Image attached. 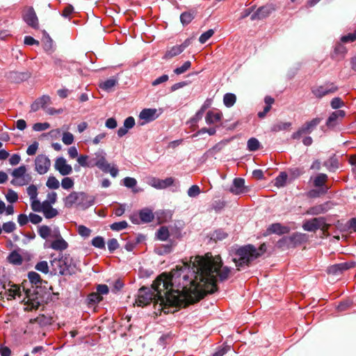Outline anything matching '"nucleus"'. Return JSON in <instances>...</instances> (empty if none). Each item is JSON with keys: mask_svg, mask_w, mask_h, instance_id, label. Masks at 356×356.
<instances>
[{"mask_svg": "<svg viewBox=\"0 0 356 356\" xmlns=\"http://www.w3.org/2000/svg\"><path fill=\"white\" fill-rule=\"evenodd\" d=\"M230 271L228 267H222L220 256L208 253L204 257H191L170 275H161L151 289L159 300V309L166 314L171 312L170 307H186L215 292L217 278L227 279Z\"/></svg>", "mask_w": 356, "mask_h": 356, "instance_id": "obj_1", "label": "nucleus"}, {"mask_svg": "<svg viewBox=\"0 0 356 356\" xmlns=\"http://www.w3.org/2000/svg\"><path fill=\"white\" fill-rule=\"evenodd\" d=\"M266 250L264 243L259 248L252 245H246L238 248L233 255V261L240 270L241 267L248 266L253 261L263 255Z\"/></svg>", "mask_w": 356, "mask_h": 356, "instance_id": "obj_2", "label": "nucleus"}, {"mask_svg": "<svg viewBox=\"0 0 356 356\" xmlns=\"http://www.w3.org/2000/svg\"><path fill=\"white\" fill-rule=\"evenodd\" d=\"M90 161H92V167L96 166L104 172L110 173L113 177L118 175V169L115 165H112L107 161L105 153L103 151L95 152Z\"/></svg>", "mask_w": 356, "mask_h": 356, "instance_id": "obj_3", "label": "nucleus"}, {"mask_svg": "<svg viewBox=\"0 0 356 356\" xmlns=\"http://www.w3.org/2000/svg\"><path fill=\"white\" fill-rule=\"evenodd\" d=\"M57 200V193L50 192L47 195V200L41 202L40 201V210L36 212H42L46 218H52L58 214L57 209L52 207V204Z\"/></svg>", "mask_w": 356, "mask_h": 356, "instance_id": "obj_4", "label": "nucleus"}, {"mask_svg": "<svg viewBox=\"0 0 356 356\" xmlns=\"http://www.w3.org/2000/svg\"><path fill=\"white\" fill-rule=\"evenodd\" d=\"M330 225L325 222L323 218H314L313 219L306 220L302 224V228L307 232H316L320 229L324 235H328L327 230Z\"/></svg>", "mask_w": 356, "mask_h": 356, "instance_id": "obj_5", "label": "nucleus"}, {"mask_svg": "<svg viewBox=\"0 0 356 356\" xmlns=\"http://www.w3.org/2000/svg\"><path fill=\"white\" fill-rule=\"evenodd\" d=\"M154 301V304L159 305V300L151 289L141 288L136 300V305L139 307H143Z\"/></svg>", "mask_w": 356, "mask_h": 356, "instance_id": "obj_6", "label": "nucleus"}, {"mask_svg": "<svg viewBox=\"0 0 356 356\" xmlns=\"http://www.w3.org/2000/svg\"><path fill=\"white\" fill-rule=\"evenodd\" d=\"M24 297L22 302L25 305V310H32L37 309L40 303V298L35 289H25L23 286Z\"/></svg>", "mask_w": 356, "mask_h": 356, "instance_id": "obj_7", "label": "nucleus"}, {"mask_svg": "<svg viewBox=\"0 0 356 356\" xmlns=\"http://www.w3.org/2000/svg\"><path fill=\"white\" fill-rule=\"evenodd\" d=\"M11 175L14 178L11 183L15 186H24L31 181V176L27 172V168L24 165L15 168Z\"/></svg>", "mask_w": 356, "mask_h": 356, "instance_id": "obj_8", "label": "nucleus"}, {"mask_svg": "<svg viewBox=\"0 0 356 356\" xmlns=\"http://www.w3.org/2000/svg\"><path fill=\"white\" fill-rule=\"evenodd\" d=\"M89 197L84 193L72 192L64 199L65 207L70 208L74 204H78L82 206H87L85 202H88ZM91 204V201H88Z\"/></svg>", "mask_w": 356, "mask_h": 356, "instance_id": "obj_9", "label": "nucleus"}, {"mask_svg": "<svg viewBox=\"0 0 356 356\" xmlns=\"http://www.w3.org/2000/svg\"><path fill=\"white\" fill-rule=\"evenodd\" d=\"M51 166V161L47 156L44 154H39L36 156L35 159V170L40 174V175H44L46 174Z\"/></svg>", "mask_w": 356, "mask_h": 356, "instance_id": "obj_10", "label": "nucleus"}, {"mask_svg": "<svg viewBox=\"0 0 356 356\" xmlns=\"http://www.w3.org/2000/svg\"><path fill=\"white\" fill-rule=\"evenodd\" d=\"M54 168L63 176L70 175L73 170L72 165L69 164L67 159L63 156L56 159Z\"/></svg>", "mask_w": 356, "mask_h": 356, "instance_id": "obj_11", "label": "nucleus"}, {"mask_svg": "<svg viewBox=\"0 0 356 356\" xmlns=\"http://www.w3.org/2000/svg\"><path fill=\"white\" fill-rule=\"evenodd\" d=\"M130 218L134 224H139L140 222H149L153 220L154 214L151 209L145 208L140 211L138 216L133 215Z\"/></svg>", "mask_w": 356, "mask_h": 356, "instance_id": "obj_12", "label": "nucleus"}, {"mask_svg": "<svg viewBox=\"0 0 356 356\" xmlns=\"http://www.w3.org/2000/svg\"><path fill=\"white\" fill-rule=\"evenodd\" d=\"M52 238H54L50 245L52 249L63 251L67 248L68 243L61 236L58 228L54 229Z\"/></svg>", "mask_w": 356, "mask_h": 356, "instance_id": "obj_13", "label": "nucleus"}, {"mask_svg": "<svg viewBox=\"0 0 356 356\" xmlns=\"http://www.w3.org/2000/svg\"><path fill=\"white\" fill-rule=\"evenodd\" d=\"M2 287L5 290L3 296L8 300L15 299L17 296L20 297L22 296L21 289L16 284L8 282V284H3Z\"/></svg>", "mask_w": 356, "mask_h": 356, "instance_id": "obj_14", "label": "nucleus"}, {"mask_svg": "<svg viewBox=\"0 0 356 356\" xmlns=\"http://www.w3.org/2000/svg\"><path fill=\"white\" fill-rule=\"evenodd\" d=\"M160 113L156 108H144L139 114V119L143 120L142 124L150 122L159 118Z\"/></svg>", "mask_w": 356, "mask_h": 356, "instance_id": "obj_15", "label": "nucleus"}, {"mask_svg": "<svg viewBox=\"0 0 356 356\" xmlns=\"http://www.w3.org/2000/svg\"><path fill=\"white\" fill-rule=\"evenodd\" d=\"M175 179L168 177L165 179H160L156 177H150L148 180V184L156 189H164L172 186L174 184Z\"/></svg>", "mask_w": 356, "mask_h": 356, "instance_id": "obj_16", "label": "nucleus"}, {"mask_svg": "<svg viewBox=\"0 0 356 356\" xmlns=\"http://www.w3.org/2000/svg\"><path fill=\"white\" fill-rule=\"evenodd\" d=\"M26 192L30 197L31 207L33 211H39L40 200L38 199V188L35 185H31L26 188Z\"/></svg>", "mask_w": 356, "mask_h": 356, "instance_id": "obj_17", "label": "nucleus"}, {"mask_svg": "<svg viewBox=\"0 0 356 356\" xmlns=\"http://www.w3.org/2000/svg\"><path fill=\"white\" fill-rule=\"evenodd\" d=\"M229 191L234 195H241L248 191V188L245 186V180L242 178H236L229 188Z\"/></svg>", "mask_w": 356, "mask_h": 356, "instance_id": "obj_18", "label": "nucleus"}, {"mask_svg": "<svg viewBox=\"0 0 356 356\" xmlns=\"http://www.w3.org/2000/svg\"><path fill=\"white\" fill-rule=\"evenodd\" d=\"M189 41L186 40L180 45H176L170 47L166 51L163 58L165 59H171L173 57L179 55L189 45Z\"/></svg>", "mask_w": 356, "mask_h": 356, "instance_id": "obj_19", "label": "nucleus"}, {"mask_svg": "<svg viewBox=\"0 0 356 356\" xmlns=\"http://www.w3.org/2000/svg\"><path fill=\"white\" fill-rule=\"evenodd\" d=\"M24 21L31 27L36 29L38 26V19L32 8H27L24 14Z\"/></svg>", "mask_w": 356, "mask_h": 356, "instance_id": "obj_20", "label": "nucleus"}, {"mask_svg": "<svg viewBox=\"0 0 356 356\" xmlns=\"http://www.w3.org/2000/svg\"><path fill=\"white\" fill-rule=\"evenodd\" d=\"M337 90V88L331 86H320L312 89L313 94L317 97H322L329 93L334 92Z\"/></svg>", "mask_w": 356, "mask_h": 356, "instance_id": "obj_21", "label": "nucleus"}, {"mask_svg": "<svg viewBox=\"0 0 356 356\" xmlns=\"http://www.w3.org/2000/svg\"><path fill=\"white\" fill-rule=\"evenodd\" d=\"M354 266L353 262H344L341 264H335L329 267L327 271L330 274H338L345 270L350 269Z\"/></svg>", "mask_w": 356, "mask_h": 356, "instance_id": "obj_22", "label": "nucleus"}, {"mask_svg": "<svg viewBox=\"0 0 356 356\" xmlns=\"http://www.w3.org/2000/svg\"><path fill=\"white\" fill-rule=\"evenodd\" d=\"M320 122L321 119L314 118L312 120L305 123L298 132L293 134V138H298L301 134V133L311 132L314 129V128L316 127L320 123Z\"/></svg>", "mask_w": 356, "mask_h": 356, "instance_id": "obj_23", "label": "nucleus"}, {"mask_svg": "<svg viewBox=\"0 0 356 356\" xmlns=\"http://www.w3.org/2000/svg\"><path fill=\"white\" fill-rule=\"evenodd\" d=\"M327 178L325 174H319L314 179V186L320 188V192L321 193H325L328 189V187L325 185Z\"/></svg>", "mask_w": 356, "mask_h": 356, "instance_id": "obj_24", "label": "nucleus"}, {"mask_svg": "<svg viewBox=\"0 0 356 356\" xmlns=\"http://www.w3.org/2000/svg\"><path fill=\"white\" fill-rule=\"evenodd\" d=\"M222 114L219 111H209L207 113L205 121L208 124H215L220 121Z\"/></svg>", "mask_w": 356, "mask_h": 356, "instance_id": "obj_25", "label": "nucleus"}, {"mask_svg": "<svg viewBox=\"0 0 356 356\" xmlns=\"http://www.w3.org/2000/svg\"><path fill=\"white\" fill-rule=\"evenodd\" d=\"M117 80L115 79H108L99 83V88L102 90L109 92L116 85Z\"/></svg>", "mask_w": 356, "mask_h": 356, "instance_id": "obj_26", "label": "nucleus"}, {"mask_svg": "<svg viewBox=\"0 0 356 356\" xmlns=\"http://www.w3.org/2000/svg\"><path fill=\"white\" fill-rule=\"evenodd\" d=\"M268 231L272 233L282 234L287 233L289 232V229L287 227L282 226L279 223H275V224L271 225L269 227Z\"/></svg>", "mask_w": 356, "mask_h": 356, "instance_id": "obj_27", "label": "nucleus"}, {"mask_svg": "<svg viewBox=\"0 0 356 356\" xmlns=\"http://www.w3.org/2000/svg\"><path fill=\"white\" fill-rule=\"evenodd\" d=\"M54 229L47 225L41 226L38 229L39 235L44 239L53 237Z\"/></svg>", "mask_w": 356, "mask_h": 356, "instance_id": "obj_28", "label": "nucleus"}, {"mask_svg": "<svg viewBox=\"0 0 356 356\" xmlns=\"http://www.w3.org/2000/svg\"><path fill=\"white\" fill-rule=\"evenodd\" d=\"M344 116L345 112L343 111H336L330 115L327 121V124L328 126H332L333 124V122L336 121L338 118H343Z\"/></svg>", "mask_w": 356, "mask_h": 356, "instance_id": "obj_29", "label": "nucleus"}, {"mask_svg": "<svg viewBox=\"0 0 356 356\" xmlns=\"http://www.w3.org/2000/svg\"><path fill=\"white\" fill-rule=\"evenodd\" d=\"M8 260L14 265H19L22 263V256L16 251H13L10 254Z\"/></svg>", "mask_w": 356, "mask_h": 356, "instance_id": "obj_30", "label": "nucleus"}, {"mask_svg": "<svg viewBox=\"0 0 356 356\" xmlns=\"http://www.w3.org/2000/svg\"><path fill=\"white\" fill-rule=\"evenodd\" d=\"M236 100V97L232 93H226L223 97V103L227 107L234 106Z\"/></svg>", "mask_w": 356, "mask_h": 356, "instance_id": "obj_31", "label": "nucleus"}, {"mask_svg": "<svg viewBox=\"0 0 356 356\" xmlns=\"http://www.w3.org/2000/svg\"><path fill=\"white\" fill-rule=\"evenodd\" d=\"M89 156L85 154L79 155L77 157V163L84 168H92V161H88Z\"/></svg>", "mask_w": 356, "mask_h": 356, "instance_id": "obj_32", "label": "nucleus"}, {"mask_svg": "<svg viewBox=\"0 0 356 356\" xmlns=\"http://www.w3.org/2000/svg\"><path fill=\"white\" fill-rule=\"evenodd\" d=\"M287 180V175L286 172H281L275 179L274 184L280 188L285 186Z\"/></svg>", "mask_w": 356, "mask_h": 356, "instance_id": "obj_33", "label": "nucleus"}, {"mask_svg": "<svg viewBox=\"0 0 356 356\" xmlns=\"http://www.w3.org/2000/svg\"><path fill=\"white\" fill-rule=\"evenodd\" d=\"M46 186L49 189H58L60 186V182L54 176H50L47 179Z\"/></svg>", "mask_w": 356, "mask_h": 356, "instance_id": "obj_34", "label": "nucleus"}, {"mask_svg": "<svg viewBox=\"0 0 356 356\" xmlns=\"http://www.w3.org/2000/svg\"><path fill=\"white\" fill-rule=\"evenodd\" d=\"M74 135L69 131H63L62 134V142L66 145H70L74 143Z\"/></svg>", "mask_w": 356, "mask_h": 356, "instance_id": "obj_35", "label": "nucleus"}, {"mask_svg": "<svg viewBox=\"0 0 356 356\" xmlns=\"http://www.w3.org/2000/svg\"><path fill=\"white\" fill-rule=\"evenodd\" d=\"M194 12H185L182 13L180 16L181 22L183 24H187L190 23L192 19L194 18Z\"/></svg>", "mask_w": 356, "mask_h": 356, "instance_id": "obj_36", "label": "nucleus"}, {"mask_svg": "<svg viewBox=\"0 0 356 356\" xmlns=\"http://www.w3.org/2000/svg\"><path fill=\"white\" fill-rule=\"evenodd\" d=\"M157 238L161 241H165L169 236V231L167 227H161L156 233Z\"/></svg>", "mask_w": 356, "mask_h": 356, "instance_id": "obj_37", "label": "nucleus"}, {"mask_svg": "<svg viewBox=\"0 0 356 356\" xmlns=\"http://www.w3.org/2000/svg\"><path fill=\"white\" fill-rule=\"evenodd\" d=\"M74 180L69 177H64L61 181V186L65 190L72 188L74 186Z\"/></svg>", "mask_w": 356, "mask_h": 356, "instance_id": "obj_38", "label": "nucleus"}, {"mask_svg": "<svg viewBox=\"0 0 356 356\" xmlns=\"http://www.w3.org/2000/svg\"><path fill=\"white\" fill-rule=\"evenodd\" d=\"M191 66V61H186L181 67H177L174 70V72L177 74H181L184 72H186L187 70L190 69Z\"/></svg>", "mask_w": 356, "mask_h": 356, "instance_id": "obj_39", "label": "nucleus"}, {"mask_svg": "<svg viewBox=\"0 0 356 356\" xmlns=\"http://www.w3.org/2000/svg\"><path fill=\"white\" fill-rule=\"evenodd\" d=\"M260 143L255 138H252L248 141V148L250 151H255L259 148Z\"/></svg>", "mask_w": 356, "mask_h": 356, "instance_id": "obj_40", "label": "nucleus"}, {"mask_svg": "<svg viewBox=\"0 0 356 356\" xmlns=\"http://www.w3.org/2000/svg\"><path fill=\"white\" fill-rule=\"evenodd\" d=\"M6 198L8 202L14 203L18 200V195L13 190L9 189L6 195Z\"/></svg>", "mask_w": 356, "mask_h": 356, "instance_id": "obj_41", "label": "nucleus"}, {"mask_svg": "<svg viewBox=\"0 0 356 356\" xmlns=\"http://www.w3.org/2000/svg\"><path fill=\"white\" fill-rule=\"evenodd\" d=\"M201 193L200 188L197 185H193L190 187L187 191V194L191 197H195Z\"/></svg>", "mask_w": 356, "mask_h": 356, "instance_id": "obj_42", "label": "nucleus"}, {"mask_svg": "<svg viewBox=\"0 0 356 356\" xmlns=\"http://www.w3.org/2000/svg\"><path fill=\"white\" fill-rule=\"evenodd\" d=\"M29 281L34 284H38L41 282V278L39 274L35 272H30L28 274Z\"/></svg>", "mask_w": 356, "mask_h": 356, "instance_id": "obj_43", "label": "nucleus"}, {"mask_svg": "<svg viewBox=\"0 0 356 356\" xmlns=\"http://www.w3.org/2000/svg\"><path fill=\"white\" fill-rule=\"evenodd\" d=\"M346 52V48L341 44H337L334 49V54L339 56L341 58L345 56Z\"/></svg>", "mask_w": 356, "mask_h": 356, "instance_id": "obj_44", "label": "nucleus"}, {"mask_svg": "<svg viewBox=\"0 0 356 356\" xmlns=\"http://www.w3.org/2000/svg\"><path fill=\"white\" fill-rule=\"evenodd\" d=\"M16 229V225L13 222H7L3 224L2 230L6 233H11Z\"/></svg>", "mask_w": 356, "mask_h": 356, "instance_id": "obj_45", "label": "nucleus"}, {"mask_svg": "<svg viewBox=\"0 0 356 356\" xmlns=\"http://www.w3.org/2000/svg\"><path fill=\"white\" fill-rule=\"evenodd\" d=\"M50 127V124L48 122H38L33 124V129L35 131H44Z\"/></svg>", "mask_w": 356, "mask_h": 356, "instance_id": "obj_46", "label": "nucleus"}, {"mask_svg": "<svg viewBox=\"0 0 356 356\" xmlns=\"http://www.w3.org/2000/svg\"><path fill=\"white\" fill-rule=\"evenodd\" d=\"M128 224L126 221H121L118 222H114L111 225V229L115 231H120L125 229Z\"/></svg>", "mask_w": 356, "mask_h": 356, "instance_id": "obj_47", "label": "nucleus"}, {"mask_svg": "<svg viewBox=\"0 0 356 356\" xmlns=\"http://www.w3.org/2000/svg\"><path fill=\"white\" fill-rule=\"evenodd\" d=\"M39 147V143L38 142H33L31 145H30L27 149L26 154L29 156H33L36 154Z\"/></svg>", "mask_w": 356, "mask_h": 356, "instance_id": "obj_48", "label": "nucleus"}, {"mask_svg": "<svg viewBox=\"0 0 356 356\" xmlns=\"http://www.w3.org/2000/svg\"><path fill=\"white\" fill-rule=\"evenodd\" d=\"M35 269L44 273H47L49 272L47 262L45 261H42L38 263L35 266Z\"/></svg>", "mask_w": 356, "mask_h": 356, "instance_id": "obj_49", "label": "nucleus"}, {"mask_svg": "<svg viewBox=\"0 0 356 356\" xmlns=\"http://www.w3.org/2000/svg\"><path fill=\"white\" fill-rule=\"evenodd\" d=\"M213 33L214 32L212 29L208 30L200 35L199 41L202 44L205 43L213 35Z\"/></svg>", "mask_w": 356, "mask_h": 356, "instance_id": "obj_50", "label": "nucleus"}, {"mask_svg": "<svg viewBox=\"0 0 356 356\" xmlns=\"http://www.w3.org/2000/svg\"><path fill=\"white\" fill-rule=\"evenodd\" d=\"M356 40V31L353 33H348V35L341 37V40L344 43L351 42Z\"/></svg>", "mask_w": 356, "mask_h": 356, "instance_id": "obj_51", "label": "nucleus"}, {"mask_svg": "<svg viewBox=\"0 0 356 356\" xmlns=\"http://www.w3.org/2000/svg\"><path fill=\"white\" fill-rule=\"evenodd\" d=\"M77 230L78 233L83 237H88L91 234V230L83 225H79Z\"/></svg>", "mask_w": 356, "mask_h": 356, "instance_id": "obj_52", "label": "nucleus"}, {"mask_svg": "<svg viewBox=\"0 0 356 356\" xmlns=\"http://www.w3.org/2000/svg\"><path fill=\"white\" fill-rule=\"evenodd\" d=\"M92 244L98 248H103L105 245L104 238L101 236L94 238L92 241Z\"/></svg>", "mask_w": 356, "mask_h": 356, "instance_id": "obj_53", "label": "nucleus"}, {"mask_svg": "<svg viewBox=\"0 0 356 356\" xmlns=\"http://www.w3.org/2000/svg\"><path fill=\"white\" fill-rule=\"evenodd\" d=\"M102 300V297L97 292H94L88 296V301L92 303L99 302Z\"/></svg>", "mask_w": 356, "mask_h": 356, "instance_id": "obj_54", "label": "nucleus"}, {"mask_svg": "<svg viewBox=\"0 0 356 356\" xmlns=\"http://www.w3.org/2000/svg\"><path fill=\"white\" fill-rule=\"evenodd\" d=\"M124 185L127 188H133L136 184L137 181L136 179L132 177H126L123 179Z\"/></svg>", "mask_w": 356, "mask_h": 356, "instance_id": "obj_55", "label": "nucleus"}, {"mask_svg": "<svg viewBox=\"0 0 356 356\" xmlns=\"http://www.w3.org/2000/svg\"><path fill=\"white\" fill-rule=\"evenodd\" d=\"M331 106L334 109L341 108L344 105L343 102L339 97H335L331 101Z\"/></svg>", "mask_w": 356, "mask_h": 356, "instance_id": "obj_56", "label": "nucleus"}, {"mask_svg": "<svg viewBox=\"0 0 356 356\" xmlns=\"http://www.w3.org/2000/svg\"><path fill=\"white\" fill-rule=\"evenodd\" d=\"M135 119L133 117H128L124 120L123 125L128 129H131L135 126Z\"/></svg>", "mask_w": 356, "mask_h": 356, "instance_id": "obj_57", "label": "nucleus"}, {"mask_svg": "<svg viewBox=\"0 0 356 356\" xmlns=\"http://www.w3.org/2000/svg\"><path fill=\"white\" fill-rule=\"evenodd\" d=\"M119 244L115 238H111L108 241V248L110 251H114L118 249Z\"/></svg>", "mask_w": 356, "mask_h": 356, "instance_id": "obj_58", "label": "nucleus"}, {"mask_svg": "<svg viewBox=\"0 0 356 356\" xmlns=\"http://www.w3.org/2000/svg\"><path fill=\"white\" fill-rule=\"evenodd\" d=\"M29 220L33 224H38L42 221V217L38 214L31 213L29 216Z\"/></svg>", "mask_w": 356, "mask_h": 356, "instance_id": "obj_59", "label": "nucleus"}, {"mask_svg": "<svg viewBox=\"0 0 356 356\" xmlns=\"http://www.w3.org/2000/svg\"><path fill=\"white\" fill-rule=\"evenodd\" d=\"M169 77L166 74H163L160 77L156 79L152 83V86H156L157 85H159L161 83H165L168 80Z\"/></svg>", "mask_w": 356, "mask_h": 356, "instance_id": "obj_60", "label": "nucleus"}, {"mask_svg": "<svg viewBox=\"0 0 356 356\" xmlns=\"http://www.w3.org/2000/svg\"><path fill=\"white\" fill-rule=\"evenodd\" d=\"M67 154L70 159L77 158L79 156L78 149L76 147L72 146L67 149Z\"/></svg>", "mask_w": 356, "mask_h": 356, "instance_id": "obj_61", "label": "nucleus"}, {"mask_svg": "<svg viewBox=\"0 0 356 356\" xmlns=\"http://www.w3.org/2000/svg\"><path fill=\"white\" fill-rule=\"evenodd\" d=\"M324 211V209L321 206L315 207L313 208H311L307 211L308 214L311 215H317L319 213H321Z\"/></svg>", "mask_w": 356, "mask_h": 356, "instance_id": "obj_62", "label": "nucleus"}, {"mask_svg": "<svg viewBox=\"0 0 356 356\" xmlns=\"http://www.w3.org/2000/svg\"><path fill=\"white\" fill-rule=\"evenodd\" d=\"M105 125L108 129H115L117 127L118 123L115 118H110L106 120Z\"/></svg>", "mask_w": 356, "mask_h": 356, "instance_id": "obj_63", "label": "nucleus"}, {"mask_svg": "<svg viewBox=\"0 0 356 356\" xmlns=\"http://www.w3.org/2000/svg\"><path fill=\"white\" fill-rule=\"evenodd\" d=\"M21 161V157L19 154H13L9 159V163L11 165H17Z\"/></svg>", "mask_w": 356, "mask_h": 356, "instance_id": "obj_64", "label": "nucleus"}]
</instances>
